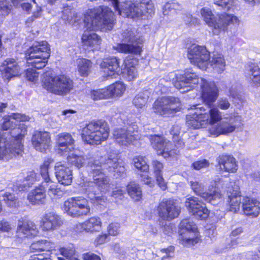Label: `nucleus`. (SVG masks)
Wrapping results in <instances>:
<instances>
[{
  "label": "nucleus",
  "mask_w": 260,
  "mask_h": 260,
  "mask_svg": "<svg viewBox=\"0 0 260 260\" xmlns=\"http://www.w3.org/2000/svg\"><path fill=\"white\" fill-rule=\"evenodd\" d=\"M181 8L178 3L175 1H170L167 3L164 7L163 14L165 15H169L172 14V11H178Z\"/></svg>",
  "instance_id": "47"
},
{
  "label": "nucleus",
  "mask_w": 260,
  "mask_h": 260,
  "mask_svg": "<svg viewBox=\"0 0 260 260\" xmlns=\"http://www.w3.org/2000/svg\"><path fill=\"white\" fill-rule=\"evenodd\" d=\"M209 165V162L206 159H202L194 162L192 166L193 168L197 170H199L202 168L208 167Z\"/></svg>",
  "instance_id": "57"
},
{
  "label": "nucleus",
  "mask_w": 260,
  "mask_h": 260,
  "mask_svg": "<svg viewBox=\"0 0 260 260\" xmlns=\"http://www.w3.org/2000/svg\"><path fill=\"white\" fill-rule=\"evenodd\" d=\"M53 162V160L52 158H48L40 166V174L43 179V181L41 183L44 185H49L48 194L50 197H60L62 195L63 192L57 187L56 183L51 180L48 174L49 166Z\"/></svg>",
  "instance_id": "19"
},
{
  "label": "nucleus",
  "mask_w": 260,
  "mask_h": 260,
  "mask_svg": "<svg viewBox=\"0 0 260 260\" xmlns=\"http://www.w3.org/2000/svg\"><path fill=\"white\" fill-rule=\"evenodd\" d=\"M231 106V104L228 99L224 98H220L217 102V107L218 109L226 110Z\"/></svg>",
  "instance_id": "54"
},
{
  "label": "nucleus",
  "mask_w": 260,
  "mask_h": 260,
  "mask_svg": "<svg viewBox=\"0 0 260 260\" xmlns=\"http://www.w3.org/2000/svg\"><path fill=\"white\" fill-rule=\"evenodd\" d=\"M67 158L69 163L78 168L84 166L87 161V158H85L84 156L76 152L71 153L68 156Z\"/></svg>",
  "instance_id": "42"
},
{
  "label": "nucleus",
  "mask_w": 260,
  "mask_h": 260,
  "mask_svg": "<svg viewBox=\"0 0 260 260\" xmlns=\"http://www.w3.org/2000/svg\"><path fill=\"white\" fill-rule=\"evenodd\" d=\"M39 233L37 226L31 221L19 220L17 229V235L20 238L36 236Z\"/></svg>",
  "instance_id": "30"
},
{
  "label": "nucleus",
  "mask_w": 260,
  "mask_h": 260,
  "mask_svg": "<svg viewBox=\"0 0 260 260\" xmlns=\"http://www.w3.org/2000/svg\"><path fill=\"white\" fill-rule=\"evenodd\" d=\"M115 21L113 12L107 7H99L88 10L84 14V22L87 31H85L82 40L84 45L98 49L101 44V38L91 31L110 30Z\"/></svg>",
  "instance_id": "1"
},
{
  "label": "nucleus",
  "mask_w": 260,
  "mask_h": 260,
  "mask_svg": "<svg viewBox=\"0 0 260 260\" xmlns=\"http://www.w3.org/2000/svg\"><path fill=\"white\" fill-rule=\"evenodd\" d=\"M55 174L59 183L69 185L72 182V170L61 162H57L54 167Z\"/></svg>",
  "instance_id": "27"
},
{
  "label": "nucleus",
  "mask_w": 260,
  "mask_h": 260,
  "mask_svg": "<svg viewBox=\"0 0 260 260\" xmlns=\"http://www.w3.org/2000/svg\"><path fill=\"white\" fill-rule=\"evenodd\" d=\"M122 42L113 46L114 50L124 54L140 55L142 51V40L137 31L126 29L121 34Z\"/></svg>",
  "instance_id": "8"
},
{
  "label": "nucleus",
  "mask_w": 260,
  "mask_h": 260,
  "mask_svg": "<svg viewBox=\"0 0 260 260\" xmlns=\"http://www.w3.org/2000/svg\"><path fill=\"white\" fill-rule=\"evenodd\" d=\"M29 117L25 115L18 113H12L3 118L1 125L4 130L12 129L11 132V134L13 138L12 140H16L17 139V138L15 137V136L20 134L22 130L25 129V133H26V127L23 124L21 126V128L19 127H15L16 122L27 121H29Z\"/></svg>",
  "instance_id": "18"
},
{
  "label": "nucleus",
  "mask_w": 260,
  "mask_h": 260,
  "mask_svg": "<svg viewBox=\"0 0 260 260\" xmlns=\"http://www.w3.org/2000/svg\"><path fill=\"white\" fill-rule=\"evenodd\" d=\"M108 235L104 234L99 235L94 240L95 245L103 244L106 241Z\"/></svg>",
  "instance_id": "62"
},
{
  "label": "nucleus",
  "mask_w": 260,
  "mask_h": 260,
  "mask_svg": "<svg viewBox=\"0 0 260 260\" xmlns=\"http://www.w3.org/2000/svg\"><path fill=\"white\" fill-rule=\"evenodd\" d=\"M74 139L70 134H59L56 136V152L61 155L67 154L74 149Z\"/></svg>",
  "instance_id": "25"
},
{
  "label": "nucleus",
  "mask_w": 260,
  "mask_h": 260,
  "mask_svg": "<svg viewBox=\"0 0 260 260\" xmlns=\"http://www.w3.org/2000/svg\"><path fill=\"white\" fill-rule=\"evenodd\" d=\"M207 105L210 109L207 110L204 107L200 105L193 106L194 111L186 115V124L189 127L198 129L206 126L208 125H215L222 119L223 116L219 110L211 106L213 103ZM193 109V108H191Z\"/></svg>",
  "instance_id": "4"
},
{
  "label": "nucleus",
  "mask_w": 260,
  "mask_h": 260,
  "mask_svg": "<svg viewBox=\"0 0 260 260\" xmlns=\"http://www.w3.org/2000/svg\"><path fill=\"white\" fill-rule=\"evenodd\" d=\"M81 228L87 232H96L101 230L102 221L98 217H92L81 224Z\"/></svg>",
  "instance_id": "38"
},
{
  "label": "nucleus",
  "mask_w": 260,
  "mask_h": 260,
  "mask_svg": "<svg viewBox=\"0 0 260 260\" xmlns=\"http://www.w3.org/2000/svg\"><path fill=\"white\" fill-rule=\"evenodd\" d=\"M151 90H144L137 94L133 100V104L139 110L143 109L151 96Z\"/></svg>",
  "instance_id": "37"
},
{
  "label": "nucleus",
  "mask_w": 260,
  "mask_h": 260,
  "mask_svg": "<svg viewBox=\"0 0 260 260\" xmlns=\"http://www.w3.org/2000/svg\"><path fill=\"white\" fill-rule=\"evenodd\" d=\"M187 56L190 62L202 70L209 66L210 53L204 46L193 44L188 49Z\"/></svg>",
  "instance_id": "15"
},
{
  "label": "nucleus",
  "mask_w": 260,
  "mask_h": 260,
  "mask_svg": "<svg viewBox=\"0 0 260 260\" xmlns=\"http://www.w3.org/2000/svg\"><path fill=\"white\" fill-rule=\"evenodd\" d=\"M34 148L41 152H45L50 144V136L46 132L36 131L31 139Z\"/></svg>",
  "instance_id": "28"
},
{
  "label": "nucleus",
  "mask_w": 260,
  "mask_h": 260,
  "mask_svg": "<svg viewBox=\"0 0 260 260\" xmlns=\"http://www.w3.org/2000/svg\"><path fill=\"white\" fill-rule=\"evenodd\" d=\"M119 64V59L111 57L103 60L100 66L106 76L112 77L122 73V68Z\"/></svg>",
  "instance_id": "29"
},
{
  "label": "nucleus",
  "mask_w": 260,
  "mask_h": 260,
  "mask_svg": "<svg viewBox=\"0 0 260 260\" xmlns=\"http://www.w3.org/2000/svg\"><path fill=\"white\" fill-rule=\"evenodd\" d=\"M185 206L196 218L204 219L208 217L209 211L197 197H190L186 199Z\"/></svg>",
  "instance_id": "21"
},
{
  "label": "nucleus",
  "mask_w": 260,
  "mask_h": 260,
  "mask_svg": "<svg viewBox=\"0 0 260 260\" xmlns=\"http://www.w3.org/2000/svg\"><path fill=\"white\" fill-rule=\"evenodd\" d=\"M123 17L132 18H140L147 13L148 15L154 14V7L152 3H148L139 4L134 3L131 1H126L122 6Z\"/></svg>",
  "instance_id": "14"
},
{
  "label": "nucleus",
  "mask_w": 260,
  "mask_h": 260,
  "mask_svg": "<svg viewBox=\"0 0 260 260\" xmlns=\"http://www.w3.org/2000/svg\"><path fill=\"white\" fill-rule=\"evenodd\" d=\"M15 7H18L23 0H10ZM11 5H9L7 0H0V15H7L10 12Z\"/></svg>",
  "instance_id": "44"
},
{
  "label": "nucleus",
  "mask_w": 260,
  "mask_h": 260,
  "mask_svg": "<svg viewBox=\"0 0 260 260\" xmlns=\"http://www.w3.org/2000/svg\"><path fill=\"white\" fill-rule=\"evenodd\" d=\"M63 223L61 217L54 212L46 213L42 219L43 231H49L58 228Z\"/></svg>",
  "instance_id": "31"
},
{
  "label": "nucleus",
  "mask_w": 260,
  "mask_h": 260,
  "mask_svg": "<svg viewBox=\"0 0 260 260\" xmlns=\"http://www.w3.org/2000/svg\"><path fill=\"white\" fill-rule=\"evenodd\" d=\"M12 229L11 225L7 221H0V232H9Z\"/></svg>",
  "instance_id": "60"
},
{
  "label": "nucleus",
  "mask_w": 260,
  "mask_h": 260,
  "mask_svg": "<svg viewBox=\"0 0 260 260\" xmlns=\"http://www.w3.org/2000/svg\"><path fill=\"white\" fill-rule=\"evenodd\" d=\"M49 189V185L41 183L31 190L27 196V200L33 205L42 204L46 199V188Z\"/></svg>",
  "instance_id": "32"
},
{
  "label": "nucleus",
  "mask_w": 260,
  "mask_h": 260,
  "mask_svg": "<svg viewBox=\"0 0 260 260\" xmlns=\"http://www.w3.org/2000/svg\"><path fill=\"white\" fill-rule=\"evenodd\" d=\"M62 19L68 21L69 23L75 25L76 23L78 24V21L80 20V18L78 17L77 14L68 8L64 9L62 11Z\"/></svg>",
  "instance_id": "45"
},
{
  "label": "nucleus",
  "mask_w": 260,
  "mask_h": 260,
  "mask_svg": "<svg viewBox=\"0 0 260 260\" xmlns=\"http://www.w3.org/2000/svg\"><path fill=\"white\" fill-rule=\"evenodd\" d=\"M227 193L230 210L234 213L238 212L241 203V196L239 187L235 182H230V186L228 187Z\"/></svg>",
  "instance_id": "26"
},
{
  "label": "nucleus",
  "mask_w": 260,
  "mask_h": 260,
  "mask_svg": "<svg viewBox=\"0 0 260 260\" xmlns=\"http://www.w3.org/2000/svg\"><path fill=\"white\" fill-rule=\"evenodd\" d=\"M200 12L204 21L211 28L212 32L216 35L226 30L229 25L238 22L236 16L225 13L217 14L215 16L212 11L207 8H202Z\"/></svg>",
  "instance_id": "5"
},
{
  "label": "nucleus",
  "mask_w": 260,
  "mask_h": 260,
  "mask_svg": "<svg viewBox=\"0 0 260 260\" xmlns=\"http://www.w3.org/2000/svg\"><path fill=\"white\" fill-rule=\"evenodd\" d=\"M63 209L69 215L73 217L87 215L90 210L88 202L82 197L69 199L64 202Z\"/></svg>",
  "instance_id": "13"
},
{
  "label": "nucleus",
  "mask_w": 260,
  "mask_h": 260,
  "mask_svg": "<svg viewBox=\"0 0 260 260\" xmlns=\"http://www.w3.org/2000/svg\"><path fill=\"white\" fill-rule=\"evenodd\" d=\"M240 88V86L237 83L231 85L229 88V95L234 99L238 98Z\"/></svg>",
  "instance_id": "56"
},
{
  "label": "nucleus",
  "mask_w": 260,
  "mask_h": 260,
  "mask_svg": "<svg viewBox=\"0 0 260 260\" xmlns=\"http://www.w3.org/2000/svg\"><path fill=\"white\" fill-rule=\"evenodd\" d=\"M124 76V78L129 81L135 80L138 76L136 67L134 66L127 67Z\"/></svg>",
  "instance_id": "50"
},
{
  "label": "nucleus",
  "mask_w": 260,
  "mask_h": 260,
  "mask_svg": "<svg viewBox=\"0 0 260 260\" xmlns=\"http://www.w3.org/2000/svg\"><path fill=\"white\" fill-rule=\"evenodd\" d=\"M30 248L33 252L50 251L54 248V244L48 240H41L32 243Z\"/></svg>",
  "instance_id": "39"
},
{
  "label": "nucleus",
  "mask_w": 260,
  "mask_h": 260,
  "mask_svg": "<svg viewBox=\"0 0 260 260\" xmlns=\"http://www.w3.org/2000/svg\"><path fill=\"white\" fill-rule=\"evenodd\" d=\"M174 250V248L173 247H170L166 249H163L161 250V252L162 253H165V255L162 256V260H164L165 259L168 258L169 257L172 256L171 254L173 253Z\"/></svg>",
  "instance_id": "63"
},
{
  "label": "nucleus",
  "mask_w": 260,
  "mask_h": 260,
  "mask_svg": "<svg viewBox=\"0 0 260 260\" xmlns=\"http://www.w3.org/2000/svg\"><path fill=\"white\" fill-rule=\"evenodd\" d=\"M157 183L159 186L162 189L165 190L167 188L166 182H165L162 174H159L155 175Z\"/></svg>",
  "instance_id": "59"
},
{
  "label": "nucleus",
  "mask_w": 260,
  "mask_h": 260,
  "mask_svg": "<svg viewBox=\"0 0 260 260\" xmlns=\"http://www.w3.org/2000/svg\"><path fill=\"white\" fill-rule=\"evenodd\" d=\"M1 70L4 79L8 81L11 78L19 76L23 71L19 63L13 58L6 60L1 66Z\"/></svg>",
  "instance_id": "23"
},
{
  "label": "nucleus",
  "mask_w": 260,
  "mask_h": 260,
  "mask_svg": "<svg viewBox=\"0 0 260 260\" xmlns=\"http://www.w3.org/2000/svg\"><path fill=\"white\" fill-rule=\"evenodd\" d=\"M88 95L91 99L94 101L109 98L106 88L97 90H91L89 91Z\"/></svg>",
  "instance_id": "46"
},
{
  "label": "nucleus",
  "mask_w": 260,
  "mask_h": 260,
  "mask_svg": "<svg viewBox=\"0 0 260 260\" xmlns=\"http://www.w3.org/2000/svg\"><path fill=\"white\" fill-rule=\"evenodd\" d=\"M26 78L29 81L36 82L39 78V73L32 69H27L26 72Z\"/></svg>",
  "instance_id": "51"
},
{
  "label": "nucleus",
  "mask_w": 260,
  "mask_h": 260,
  "mask_svg": "<svg viewBox=\"0 0 260 260\" xmlns=\"http://www.w3.org/2000/svg\"><path fill=\"white\" fill-rule=\"evenodd\" d=\"M152 165L153 169L154 175L162 174V170L164 168L163 165L160 161L156 160H153Z\"/></svg>",
  "instance_id": "58"
},
{
  "label": "nucleus",
  "mask_w": 260,
  "mask_h": 260,
  "mask_svg": "<svg viewBox=\"0 0 260 260\" xmlns=\"http://www.w3.org/2000/svg\"><path fill=\"white\" fill-rule=\"evenodd\" d=\"M217 161L221 170L230 173H235L238 169L237 161L232 155H220L218 157Z\"/></svg>",
  "instance_id": "34"
},
{
  "label": "nucleus",
  "mask_w": 260,
  "mask_h": 260,
  "mask_svg": "<svg viewBox=\"0 0 260 260\" xmlns=\"http://www.w3.org/2000/svg\"><path fill=\"white\" fill-rule=\"evenodd\" d=\"M82 257L84 260H101L99 256L91 253H84Z\"/></svg>",
  "instance_id": "64"
},
{
  "label": "nucleus",
  "mask_w": 260,
  "mask_h": 260,
  "mask_svg": "<svg viewBox=\"0 0 260 260\" xmlns=\"http://www.w3.org/2000/svg\"><path fill=\"white\" fill-rule=\"evenodd\" d=\"M172 83L182 92L192 90L200 83L202 99L208 105L215 102L218 95V88L214 82L200 78L196 73L189 70H185L183 74H177L175 79L173 78Z\"/></svg>",
  "instance_id": "2"
},
{
  "label": "nucleus",
  "mask_w": 260,
  "mask_h": 260,
  "mask_svg": "<svg viewBox=\"0 0 260 260\" xmlns=\"http://www.w3.org/2000/svg\"><path fill=\"white\" fill-rule=\"evenodd\" d=\"M133 162L135 167L143 172H147L149 170V166L147 164L145 158L143 156H136L133 159Z\"/></svg>",
  "instance_id": "48"
},
{
  "label": "nucleus",
  "mask_w": 260,
  "mask_h": 260,
  "mask_svg": "<svg viewBox=\"0 0 260 260\" xmlns=\"http://www.w3.org/2000/svg\"><path fill=\"white\" fill-rule=\"evenodd\" d=\"M108 232L112 236L118 235L120 232V224L118 223H110L108 227Z\"/></svg>",
  "instance_id": "55"
},
{
  "label": "nucleus",
  "mask_w": 260,
  "mask_h": 260,
  "mask_svg": "<svg viewBox=\"0 0 260 260\" xmlns=\"http://www.w3.org/2000/svg\"><path fill=\"white\" fill-rule=\"evenodd\" d=\"M128 194L135 201H139L142 198V190L139 185L134 182L130 183L127 186Z\"/></svg>",
  "instance_id": "43"
},
{
  "label": "nucleus",
  "mask_w": 260,
  "mask_h": 260,
  "mask_svg": "<svg viewBox=\"0 0 260 260\" xmlns=\"http://www.w3.org/2000/svg\"><path fill=\"white\" fill-rule=\"evenodd\" d=\"M181 104L178 98L164 96L157 99L154 103V111L161 115L168 116L181 109Z\"/></svg>",
  "instance_id": "16"
},
{
  "label": "nucleus",
  "mask_w": 260,
  "mask_h": 260,
  "mask_svg": "<svg viewBox=\"0 0 260 260\" xmlns=\"http://www.w3.org/2000/svg\"><path fill=\"white\" fill-rule=\"evenodd\" d=\"M113 137L116 143L122 146L135 145L137 141L139 139L137 132L133 131L131 126L126 128H121L115 129L113 132Z\"/></svg>",
  "instance_id": "20"
},
{
  "label": "nucleus",
  "mask_w": 260,
  "mask_h": 260,
  "mask_svg": "<svg viewBox=\"0 0 260 260\" xmlns=\"http://www.w3.org/2000/svg\"><path fill=\"white\" fill-rule=\"evenodd\" d=\"M109 98L120 97L124 93L126 87L123 83L121 82H116L107 88Z\"/></svg>",
  "instance_id": "40"
},
{
  "label": "nucleus",
  "mask_w": 260,
  "mask_h": 260,
  "mask_svg": "<svg viewBox=\"0 0 260 260\" xmlns=\"http://www.w3.org/2000/svg\"><path fill=\"white\" fill-rule=\"evenodd\" d=\"M245 74L246 78L254 86L260 85V69L255 64L251 63L246 67Z\"/></svg>",
  "instance_id": "36"
},
{
  "label": "nucleus",
  "mask_w": 260,
  "mask_h": 260,
  "mask_svg": "<svg viewBox=\"0 0 260 260\" xmlns=\"http://www.w3.org/2000/svg\"><path fill=\"white\" fill-rule=\"evenodd\" d=\"M150 141L158 155H162L166 158L174 153L172 149V144L170 141H167L163 137L156 135L151 136Z\"/></svg>",
  "instance_id": "24"
},
{
  "label": "nucleus",
  "mask_w": 260,
  "mask_h": 260,
  "mask_svg": "<svg viewBox=\"0 0 260 260\" xmlns=\"http://www.w3.org/2000/svg\"><path fill=\"white\" fill-rule=\"evenodd\" d=\"M3 197L4 200L8 206L13 207L16 205L17 199L13 194L6 193L4 194Z\"/></svg>",
  "instance_id": "52"
},
{
  "label": "nucleus",
  "mask_w": 260,
  "mask_h": 260,
  "mask_svg": "<svg viewBox=\"0 0 260 260\" xmlns=\"http://www.w3.org/2000/svg\"><path fill=\"white\" fill-rule=\"evenodd\" d=\"M40 179V175L36 173L34 171H28L26 173L24 179L28 182V185L32 184Z\"/></svg>",
  "instance_id": "49"
},
{
  "label": "nucleus",
  "mask_w": 260,
  "mask_h": 260,
  "mask_svg": "<svg viewBox=\"0 0 260 260\" xmlns=\"http://www.w3.org/2000/svg\"><path fill=\"white\" fill-rule=\"evenodd\" d=\"M92 63L86 58H79L77 60L78 70L82 76L86 77L90 72Z\"/></svg>",
  "instance_id": "41"
},
{
  "label": "nucleus",
  "mask_w": 260,
  "mask_h": 260,
  "mask_svg": "<svg viewBox=\"0 0 260 260\" xmlns=\"http://www.w3.org/2000/svg\"><path fill=\"white\" fill-rule=\"evenodd\" d=\"M43 86L47 91L56 95H63L69 93L73 87V83L64 75L45 77Z\"/></svg>",
  "instance_id": "11"
},
{
  "label": "nucleus",
  "mask_w": 260,
  "mask_h": 260,
  "mask_svg": "<svg viewBox=\"0 0 260 260\" xmlns=\"http://www.w3.org/2000/svg\"><path fill=\"white\" fill-rule=\"evenodd\" d=\"M50 49L46 41L35 42L25 52L28 66L41 69L45 67L50 55Z\"/></svg>",
  "instance_id": "6"
},
{
  "label": "nucleus",
  "mask_w": 260,
  "mask_h": 260,
  "mask_svg": "<svg viewBox=\"0 0 260 260\" xmlns=\"http://www.w3.org/2000/svg\"><path fill=\"white\" fill-rule=\"evenodd\" d=\"M214 4L221 6L224 9L230 10L233 4V0H214Z\"/></svg>",
  "instance_id": "53"
},
{
  "label": "nucleus",
  "mask_w": 260,
  "mask_h": 260,
  "mask_svg": "<svg viewBox=\"0 0 260 260\" xmlns=\"http://www.w3.org/2000/svg\"><path fill=\"white\" fill-rule=\"evenodd\" d=\"M242 210L246 215L256 217L260 213V202L248 197L243 198Z\"/></svg>",
  "instance_id": "33"
},
{
  "label": "nucleus",
  "mask_w": 260,
  "mask_h": 260,
  "mask_svg": "<svg viewBox=\"0 0 260 260\" xmlns=\"http://www.w3.org/2000/svg\"><path fill=\"white\" fill-rule=\"evenodd\" d=\"M180 242L185 246L194 244L200 240L197 225L189 219L182 220L180 223Z\"/></svg>",
  "instance_id": "17"
},
{
  "label": "nucleus",
  "mask_w": 260,
  "mask_h": 260,
  "mask_svg": "<svg viewBox=\"0 0 260 260\" xmlns=\"http://www.w3.org/2000/svg\"><path fill=\"white\" fill-rule=\"evenodd\" d=\"M240 121V116L237 113H225L223 119L209 130L210 135L216 137L229 135L237 128V123Z\"/></svg>",
  "instance_id": "12"
},
{
  "label": "nucleus",
  "mask_w": 260,
  "mask_h": 260,
  "mask_svg": "<svg viewBox=\"0 0 260 260\" xmlns=\"http://www.w3.org/2000/svg\"><path fill=\"white\" fill-rule=\"evenodd\" d=\"M192 190L198 195L201 197L206 201L212 204H215L214 201L219 200L221 197V194L218 191L219 185H224L223 181L218 177H215L208 186V191L204 192L205 180H198L194 178L189 181Z\"/></svg>",
  "instance_id": "7"
},
{
  "label": "nucleus",
  "mask_w": 260,
  "mask_h": 260,
  "mask_svg": "<svg viewBox=\"0 0 260 260\" xmlns=\"http://www.w3.org/2000/svg\"><path fill=\"white\" fill-rule=\"evenodd\" d=\"M158 214L164 220H172L178 216L180 209L172 200H163L158 207Z\"/></svg>",
  "instance_id": "22"
},
{
  "label": "nucleus",
  "mask_w": 260,
  "mask_h": 260,
  "mask_svg": "<svg viewBox=\"0 0 260 260\" xmlns=\"http://www.w3.org/2000/svg\"><path fill=\"white\" fill-rule=\"evenodd\" d=\"M81 135L88 144L99 145L108 139L109 128L106 124L91 122L83 128Z\"/></svg>",
  "instance_id": "9"
},
{
  "label": "nucleus",
  "mask_w": 260,
  "mask_h": 260,
  "mask_svg": "<svg viewBox=\"0 0 260 260\" xmlns=\"http://www.w3.org/2000/svg\"><path fill=\"white\" fill-rule=\"evenodd\" d=\"M210 65L214 72L221 74L225 70L226 62L223 55L221 53H213L209 61Z\"/></svg>",
  "instance_id": "35"
},
{
  "label": "nucleus",
  "mask_w": 260,
  "mask_h": 260,
  "mask_svg": "<svg viewBox=\"0 0 260 260\" xmlns=\"http://www.w3.org/2000/svg\"><path fill=\"white\" fill-rule=\"evenodd\" d=\"M87 166L90 176L102 192L109 191L110 187L109 180L103 172L104 169H107L113 172V176L116 178L122 176L125 172L124 167L120 164L117 157L109 158L105 164H102L99 160H90L88 161Z\"/></svg>",
  "instance_id": "3"
},
{
  "label": "nucleus",
  "mask_w": 260,
  "mask_h": 260,
  "mask_svg": "<svg viewBox=\"0 0 260 260\" xmlns=\"http://www.w3.org/2000/svg\"><path fill=\"white\" fill-rule=\"evenodd\" d=\"M104 1H107V2H111L112 3L115 10L118 12V14H119L120 15H121L123 17V13L121 12V14H120V11H122V6L123 4H124L125 3V2L121 3L120 5V7H119L118 0H104Z\"/></svg>",
  "instance_id": "61"
},
{
  "label": "nucleus",
  "mask_w": 260,
  "mask_h": 260,
  "mask_svg": "<svg viewBox=\"0 0 260 260\" xmlns=\"http://www.w3.org/2000/svg\"><path fill=\"white\" fill-rule=\"evenodd\" d=\"M6 134L0 133V159H8L13 156L21 155L23 152L22 140L25 135V129L15 136L16 140H12L13 144L9 143Z\"/></svg>",
  "instance_id": "10"
}]
</instances>
